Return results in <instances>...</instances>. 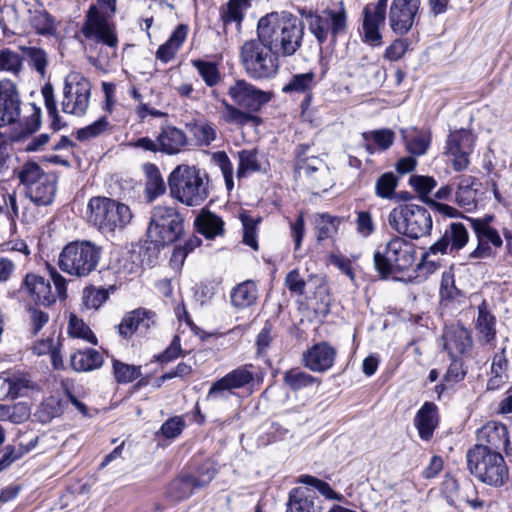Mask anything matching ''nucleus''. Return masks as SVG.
Instances as JSON below:
<instances>
[{
	"mask_svg": "<svg viewBox=\"0 0 512 512\" xmlns=\"http://www.w3.org/2000/svg\"><path fill=\"white\" fill-rule=\"evenodd\" d=\"M297 482L314 487L326 499L337 501H341L343 499V496L335 492L327 482L322 481L316 477L310 475H302L297 479Z\"/></svg>",
	"mask_w": 512,
	"mask_h": 512,
	"instance_id": "nucleus-52",
	"label": "nucleus"
},
{
	"mask_svg": "<svg viewBox=\"0 0 512 512\" xmlns=\"http://www.w3.org/2000/svg\"><path fill=\"white\" fill-rule=\"evenodd\" d=\"M227 94L236 105L250 112H257L270 100L266 92L244 79L234 80L228 87Z\"/></svg>",
	"mask_w": 512,
	"mask_h": 512,
	"instance_id": "nucleus-15",
	"label": "nucleus"
},
{
	"mask_svg": "<svg viewBox=\"0 0 512 512\" xmlns=\"http://www.w3.org/2000/svg\"><path fill=\"white\" fill-rule=\"evenodd\" d=\"M414 425L422 440H430L438 425L437 406L432 402H425L416 413Z\"/></svg>",
	"mask_w": 512,
	"mask_h": 512,
	"instance_id": "nucleus-31",
	"label": "nucleus"
},
{
	"mask_svg": "<svg viewBox=\"0 0 512 512\" xmlns=\"http://www.w3.org/2000/svg\"><path fill=\"white\" fill-rule=\"evenodd\" d=\"M301 14L307 20L310 32L320 44L329 39L336 41L337 37L347 30V11L343 1L319 13L303 11Z\"/></svg>",
	"mask_w": 512,
	"mask_h": 512,
	"instance_id": "nucleus-9",
	"label": "nucleus"
},
{
	"mask_svg": "<svg viewBox=\"0 0 512 512\" xmlns=\"http://www.w3.org/2000/svg\"><path fill=\"white\" fill-rule=\"evenodd\" d=\"M70 364L78 372L92 371L102 366L103 357L94 349L79 350L71 355Z\"/></svg>",
	"mask_w": 512,
	"mask_h": 512,
	"instance_id": "nucleus-39",
	"label": "nucleus"
},
{
	"mask_svg": "<svg viewBox=\"0 0 512 512\" xmlns=\"http://www.w3.org/2000/svg\"><path fill=\"white\" fill-rule=\"evenodd\" d=\"M183 223V217L175 207L155 206L147 230L148 236L158 245L171 244L183 234Z\"/></svg>",
	"mask_w": 512,
	"mask_h": 512,
	"instance_id": "nucleus-10",
	"label": "nucleus"
},
{
	"mask_svg": "<svg viewBox=\"0 0 512 512\" xmlns=\"http://www.w3.org/2000/svg\"><path fill=\"white\" fill-rule=\"evenodd\" d=\"M91 83L78 72L69 73L64 80L62 111L74 116H83L90 103Z\"/></svg>",
	"mask_w": 512,
	"mask_h": 512,
	"instance_id": "nucleus-12",
	"label": "nucleus"
},
{
	"mask_svg": "<svg viewBox=\"0 0 512 512\" xmlns=\"http://www.w3.org/2000/svg\"><path fill=\"white\" fill-rule=\"evenodd\" d=\"M82 32L86 38L103 43L110 48H116L118 45L114 26L94 11V8L90 9Z\"/></svg>",
	"mask_w": 512,
	"mask_h": 512,
	"instance_id": "nucleus-20",
	"label": "nucleus"
},
{
	"mask_svg": "<svg viewBox=\"0 0 512 512\" xmlns=\"http://www.w3.org/2000/svg\"><path fill=\"white\" fill-rule=\"evenodd\" d=\"M52 174H47L42 171L40 166L36 163H26L19 172V179L21 183L25 184L28 189L37 182H40L43 177H49Z\"/></svg>",
	"mask_w": 512,
	"mask_h": 512,
	"instance_id": "nucleus-56",
	"label": "nucleus"
},
{
	"mask_svg": "<svg viewBox=\"0 0 512 512\" xmlns=\"http://www.w3.org/2000/svg\"><path fill=\"white\" fill-rule=\"evenodd\" d=\"M68 334L73 338H80L91 344H97V338L89 326L74 314L69 317Z\"/></svg>",
	"mask_w": 512,
	"mask_h": 512,
	"instance_id": "nucleus-48",
	"label": "nucleus"
},
{
	"mask_svg": "<svg viewBox=\"0 0 512 512\" xmlns=\"http://www.w3.org/2000/svg\"><path fill=\"white\" fill-rule=\"evenodd\" d=\"M356 232L362 238L370 237L376 231V223L371 212L361 210L356 212Z\"/></svg>",
	"mask_w": 512,
	"mask_h": 512,
	"instance_id": "nucleus-58",
	"label": "nucleus"
},
{
	"mask_svg": "<svg viewBox=\"0 0 512 512\" xmlns=\"http://www.w3.org/2000/svg\"><path fill=\"white\" fill-rule=\"evenodd\" d=\"M22 67V58L18 53L7 48L0 50V71L17 75L22 70Z\"/></svg>",
	"mask_w": 512,
	"mask_h": 512,
	"instance_id": "nucleus-50",
	"label": "nucleus"
},
{
	"mask_svg": "<svg viewBox=\"0 0 512 512\" xmlns=\"http://www.w3.org/2000/svg\"><path fill=\"white\" fill-rule=\"evenodd\" d=\"M402 139L406 150L413 156H422L427 153L432 140L430 130H419L417 128L401 129Z\"/></svg>",
	"mask_w": 512,
	"mask_h": 512,
	"instance_id": "nucleus-32",
	"label": "nucleus"
},
{
	"mask_svg": "<svg viewBox=\"0 0 512 512\" xmlns=\"http://www.w3.org/2000/svg\"><path fill=\"white\" fill-rule=\"evenodd\" d=\"M421 0H392L388 20L391 30L400 36L406 35L416 23Z\"/></svg>",
	"mask_w": 512,
	"mask_h": 512,
	"instance_id": "nucleus-13",
	"label": "nucleus"
},
{
	"mask_svg": "<svg viewBox=\"0 0 512 512\" xmlns=\"http://www.w3.org/2000/svg\"><path fill=\"white\" fill-rule=\"evenodd\" d=\"M239 164L237 168V176L245 177L250 173L260 170V163L257 158L256 150H241L238 152Z\"/></svg>",
	"mask_w": 512,
	"mask_h": 512,
	"instance_id": "nucleus-46",
	"label": "nucleus"
},
{
	"mask_svg": "<svg viewBox=\"0 0 512 512\" xmlns=\"http://www.w3.org/2000/svg\"><path fill=\"white\" fill-rule=\"evenodd\" d=\"M194 225L197 231L206 238H214L222 234L224 222L215 213L202 209L195 218Z\"/></svg>",
	"mask_w": 512,
	"mask_h": 512,
	"instance_id": "nucleus-37",
	"label": "nucleus"
},
{
	"mask_svg": "<svg viewBox=\"0 0 512 512\" xmlns=\"http://www.w3.org/2000/svg\"><path fill=\"white\" fill-rule=\"evenodd\" d=\"M296 169L301 177L309 180L312 189L326 191L330 187L329 173L317 157L307 159L298 152Z\"/></svg>",
	"mask_w": 512,
	"mask_h": 512,
	"instance_id": "nucleus-23",
	"label": "nucleus"
},
{
	"mask_svg": "<svg viewBox=\"0 0 512 512\" xmlns=\"http://www.w3.org/2000/svg\"><path fill=\"white\" fill-rule=\"evenodd\" d=\"M28 320L30 331L37 335L46 325H48L49 314L41 309L31 307L28 309Z\"/></svg>",
	"mask_w": 512,
	"mask_h": 512,
	"instance_id": "nucleus-64",
	"label": "nucleus"
},
{
	"mask_svg": "<svg viewBox=\"0 0 512 512\" xmlns=\"http://www.w3.org/2000/svg\"><path fill=\"white\" fill-rule=\"evenodd\" d=\"M248 7V0H229L220 12L224 26L234 23L239 27L244 18V12Z\"/></svg>",
	"mask_w": 512,
	"mask_h": 512,
	"instance_id": "nucleus-43",
	"label": "nucleus"
},
{
	"mask_svg": "<svg viewBox=\"0 0 512 512\" xmlns=\"http://www.w3.org/2000/svg\"><path fill=\"white\" fill-rule=\"evenodd\" d=\"M87 209L88 221L103 233L122 229L132 219L129 206L108 197H92Z\"/></svg>",
	"mask_w": 512,
	"mask_h": 512,
	"instance_id": "nucleus-5",
	"label": "nucleus"
},
{
	"mask_svg": "<svg viewBox=\"0 0 512 512\" xmlns=\"http://www.w3.org/2000/svg\"><path fill=\"white\" fill-rule=\"evenodd\" d=\"M339 220L328 214H322L316 220L317 239L323 241L332 237L338 228Z\"/></svg>",
	"mask_w": 512,
	"mask_h": 512,
	"instance_id": "nucleus-59",
	"label": "nucleus"
},
{
	"mask_svg": "<svg viewBox=\"0 0 512 512\" xmlns=\"http://www.w3.org/2000/svg\"><path fill=\"white\" fill-rule=\"evenodd\" d=\"M157 139L159 151L168 155L179 153L187 144V137L184 131L173 126L162 128Z\"/></svg>",
	"mask_w": 512,
	"mask_h": 512,
	"instance_id": "nucleus-34",
	"label": "nucleus"
},
{
	"mask_svg": "<svg viewBox=\"0 0 512 512\" xmlns=\"http://www.w3.org/2000/svg\"><path fill=\"white\" fill-rule=\"evenodd\" d=\"M243 225V241L246 245L254 250H258V242L256 239V228L260 222V218H253L246 212L240 214Z\"/></svg>",
	"mask_w": 512,
	"mask_h": 512,
	"instance_id": "nucleus-51",
	"label": "nucleus"
},
{
	"mask_svg": "<svg viewBox=\"0 0 512 512\" xmlns=\"http://www.w3.org/2000/svg\"><path fill=\"white\" fill-rule=\"evenodd\" d=\"M444 348L452 359L468 354L473 347L471 332L463 325L457 323L445 328L442 335Z\"/></svg>",
	"mask_w": 512,
	"mask_h": 512,
	"instance_id": "nucleus-24",
	"label": "nucleus"
},
{
	"mask_svg": "<svg viewBox=\"0 0 512 512\" xmlns=\"http://www.w3.org/2000/svg\"><path fill=\"white\" fill-rule=\"evenodd\" d=\"M387 220L395 232L412 239L426 236L432 229V218L428 210L415 204H402L393 208Z\"/></svg>",
	"mask_w": 512,
	"mask_h": 512,
	"instance_id": "nucleus-7",
	"label": "nucleus"
},
{
	"mask_svg": "<svg viewBox=\"0 0 512 512\" xmlns=\"http://www.w3.org/2000/svg\"><path fill=\"white\" fill-rule=\"evenodd\" d=\"M388 0H378L369 3L363 9L362 29L365 41L372 46L382 44L379 28L384 24Z\"/></svg>",
	"mask_w": 512,
	"mask_h": 512,
	"instance_id": "nucleus-18",
	"label": "nucleus"
},
{
	"mask_svg": "<svg viewBox=\"0 0 512 512\" xmlns=\"http://www.w3.org/2000/svg\"><path fill=\"white\" fill-rule=\"evenodd\" d=\"M113 371L118 383H129L141 376V367L125 364L118 360L113 362Z\"/></svg>",
	"mask_w": 512,
	"mask_h": 512,
	"instance_id": "nucleus-54",
	"label": "nucleus"
},
{
	"mask_svg": "<svg viewBox=\"0 0 512 512\" xmlns=\"http://www.w3.org/2000/svg\"><path fill=\"white\" fill-rule=\"evenodd\" d=\"M30 451V448L24 446L21 443L9 444L2 450L0 457V471L9 467L12 463L19 460L26 453Z\"/></svg>",
	"mask_w": 512,
	"mask_h": 512,
	"instance_id": "nucleus-53",
	"label": "nucleus"
},
{
	"mask_svg": "<svg viewBox=\"0 0 512 512\" xmlns=\"http://www.w3.org/2000/svg\"><path fill=\"white\" fill-rule=\"evenodd\" d=\"M192 64L207 86L213 87L218 84L220 81V73L215 63L198 59L193 60Z\"/></svg>",
	"mask_w": 512,
	"mask_h": 512,
	"instance_id": "nucleus-49",
	"label": "nucleus"
},
{
	"mask_svg": "<svg viewBox=\"0 0 512 512\" xmlns=\"http://www.w3.org/2000/svg\"><path fill=\"white\" fill-rule=\"evenodd\" d=\"M155 314L145 309H136L126 314L118 325V332L127 338L137 330H148L155 323Z\"/></svg>",
	"mask_w": 512,
	"mask_h": 512,
	"instance_id": "nucleus-29",
	"label": "nucleus"
},
{
	"mask_svg": "<svg viewBox=\"0 0 512 512\" xmlns=\"http://www.w3.org/2000/svg\"><path fill=\"white\" fill-rule=\"evenodd\" d=\"M223 109L221 110V118L228 124L237 126H245L249 123L257 121V117L252 112L243 111L236 106L230 104L227 100H221Z\"/></svg>",
	"mask_w": 512,
	"mask_h": 512,
	"instance_id": "nucleus-42",
	"label": "nucleus"
},
{
	"mask_svg": "<svg viewBox=\"0 0 512 512\" xmlns=\"http://www.w3.org/2000/svg\"><path fill=\"white\" fill-rule=\"evenodd\" d=\"M101 248L91 241H73L68 243L59 255L60 269L76 277H86L98 266Z\"/></svg>",
	"mask_w": 512,
	"mask_h": 512,
	"instance_id": "nucleus-6",
	"label": "nucleus"
},
{
	"mask_svg": "<svg viewBox=\"0 0 512 512\" xmlns=\"http://www.w3.org/2000/svg\"><path fill=\"white\" fill-rule=\"evenodd\" d=\"M284 381L291 389L299 390L304 387L313 385L317 379L306 372L292 369L286 372Z\"/></svg>",
	"mask_w": 512,
	"mask_h": 512,
	"instance_id": "nucleus-57",
	"label": "nucleus"
},
{
	"mask_svg": "<svg viewBox=\"0 0 512 512\" xmlns=\"http://www.w3.org/2000/svg\"><path fill=\"white\" fill-rule=\"evenodd\" d=\"M335 358L336 349L327 342H320L303 354V363L313 372H325L333 366Z\"/></svg>",
	"mask_w": 512,
	"mask_h": 512,
	"instance_id": "nucleus-25",
	"label": "nucleus"
},
{
	"mask_svg": "<svg viewBox=\"0 0 512 512\" xmlns=\"http://www.w3.org/2000/svg\"><path fill=\"white\" fill-rule=\"evenodd\" d=\"M213 160L223 174L227 189L231 190L234 187L233 164L228 155L224 151H218L213 154Z\"/></svg>",
	"mask_w": 512,
	"mask_h": 512,
	"instance_id": "nucleus-62",
	"label": "nucleus"
},
{
	"mask_svg": "<svg viewBox=\"0 0 512 512\" xmlns=\"http://www.w3.org/2000/svg\"><path fill=\"white\" fill-rule=\"evenodd\" d=\"M114 290V286L107 289L95 286L86 287L82 292L83 304L87 309L97 310L108 300L110 292H114Z\"/></svg>",
	"mask_w": 512,
	"mask_h": 512,
	"instance_id": "nucleus-45",
	"label": "nucleus"
},
{
	"mask_svg": "<svg viewBox=\"0 0 512 512\" xmlns=\"http://www.w3.org/2000/svg\"><path fill=\"white\" fill-rule=\"evenodd\" d=\"M475 330L477 340L481 345L489 346L491 349L496 341V318L488 310L486 301L478 306V315L475 319Z\"/></svg>",
	"mask_w": 512,
	"mask_h": 512,
	"instance_id": "nucleus-28",
	"label": "nucleus"
},
{
	"mask_svg": "<svg viewBox=\"0 0 512 512\" xmlns=\"http://www.w3.org/2000/svg\"><path fill=\"white\" fill-rule=\"evenodd\" d=\"M319 498L307 488L296 487L289 493L286 512H320Z\"/></svg>",
	"mask_w": 512,
	"mask_h": 512,
	"instance_id": "nucleus-30",
	"label": "nucleus"
},
{
	"mask_svg": "<svg viewBox=\"0 0 512 512\" xmlns=\"http://www.w3.org/2000/svg\"><path fill=\"white\" fill-rule=\"evenodd\" d=\"M396 186L397 178L395 175L391 172L384 173L376 182V195L380 198L390 199L394 194Z\"/></svg>",
	"mask_w": 512,
	"mask_h": 512,
	"instance_id": "nucleus-61",
	"label": "nucleus"
},
{
	"mask_svg": "<svg viewBox=\"0 0 512 512\" xmlns=\"http://www.w3.org/2000/svg\"><path fill=\"white\" fill-rule=\"evenodd\" d=\"M472 228L477 237V247L469 254L471 259L487 258L492 255L491 243L494 247L502 246V239L496 229L490 226L487 221L480 219L470 220Z\"/></svg>",
	"mask_w": 512,
	"mask_h": 512,
	"instance_id": "nucleus-22",
	"label": "nucleus"
},
{
	"mask_svg": "<svg viewBox=\"0 0 512 512\" xmlns=\"http://www.w3.org/2000/svg\"><path fill=\"white\" fill-rule=\"evenodd\" d=\"M317 84L316 74L312 71L293 74L282 87V92L291 96H303L301 106L308 107L312 100V91Z\"/></svg>",
	"mask_w": 512,
	"mask_h": 512,
	"instance_id": "nucleus-27",
	"label": "nucleus"
},
{
	"mask_svg": "<svg viewBox=\"0 0 512 512\" xmlns=\"http://www.w3.org/2000/svg\"><path fill=\"white\" fill-rule=\"evenodd\" d=\"M166 191L165 182L158 170V168L154 165L150 166V171L148 173V180L146 182L145 192L147 198L152 201L155 198L163 195Z\"/></svg>",
	"mask_w": 512,
	"mask_h": 512,
	"instance_id": "nucleus-47",
	"label": "nucleus"
},
{
	"mask_svg": "<svg viewBox=\"0 0 512 512\" xmlns=\"http://www.w3.org/2000/svg\"><path fill=\"white\" fill-rule=\"evenodd\" d=\"M23 287L36 303L42 305H51L57 298L66 297V279L55 270L51 271L50 279L27 274Z\"/></svg>",
	"mask_w": 512,
	"mask_h": 512,
	"instance_id": "nucleus-11",
	"label": "nucleus"
},
{
	"mask_svg": "<svg viewBox=\"0 0 512 512\" xmlns=\"http://www.w3.org/2000/svg\"><path fill=\"white\" fill-rule=\"evenodd\" d=\"M32 388L30 381L21 374H0V398L23 397Z\"/></svg>",
	"mask_w": 512,
	"mask_h": 512,
	"instance_id": "nucleus-33",
	"label": "nucleus"
},
{
	"mask_svg": "<svg viewBox=\"0 0 512 512\" xmlns=\"http://www.w3.org/2000/svg\"><path fill=\"white\" fill-rule=\"evenodd\" d=\"M257 299L256 285L252 281H245L237 285L231 292V303L236 308H246L255 303Z\"/></svg>",
	"mask_w": 512,
	"mask_h": 512,
	"instance_id": "nucleus-41",
	"label": "nucleus"
},
{
	"mask_svg": "<svg viewBox=\"0 0 512 512\" xmlns=\"http://www.w3.org/2000/svg\"><path fill=\"white\" fill-rule=\"evenodd\" d=\"M443 237L450 248V254L462 249L468 242L469 234L461 223H451L445 230Z\"/></svg>",
	"mask_w": 512,
	"mask_h": 512,
	"instance_id": "nucleus-44",
	"label": "nucleus"
},
{
	"mask_svg": "<svg viewBox=\"0 0 512 512\" xmlns=\"http://www.w3.org/2000/svg\"><path fill=\"white\" fill-rule=\"evenodd\" d=\"M257 36L279 56H292L302 45L304 25L291 13L272 12L260 18Z\"/></svg>",
	"mask_w": 512,
	"mask_h": 512,
	"instance_id": "nucleus-1",
	"label": "nucleus"
},
{
	"mask_svg": "<svg viewBox=\"0 0 512 512\" xmlns=\"http://www.w3.org/2000/svg\"><path fill=\"white\" fill-rule=\"evenodd\" d=\"M168 187L171 197L188 207L202 205L210 195L209 177L195 165L176 166L168 176Z\"/></svg>",
	"mask_w": 512,
	"mask_h": 512,
	"instance_id": "nucleus-2",
	"label": "nucleus"
},
{
	"mask_svg": "<svg viewBox=\"0 0 512 512\" xmlns=\"http://www.w3.org/2000/svg\"><path fill=\"white\" fill-rule=\"evenodd\" d=\"M467 468L478 481L501 487L509 479V469L501 452L483 445H474L466 454Z\"/></svg>",
	"mask_w": 512,
	"mask_h": 512,
	"instance_id": "nucleus-3",
	"label": "nucleus"
},
{
	"mask_svg": "<svg viewBox=\"0 0 512 512\" xmlns=\"http://www.w3.org/2000/svg\"><path fill=\"white\" fill-rule=\"evenodd\" d=\"M21 97L17 85L11 80L0 81V128L15 124L21 115Z\"/></svg>",
	"mask_w": 512,
	"mask_h": 512,
	"instance_id": "nucleus-17",
	"label": "nucleus"
},
{
	"mask_svg": "<svg viewBox=\"0 0 512 512\" xmlns=\"http://www.w3.org/2000/svg\"><path fill=\"white\" fill-rule=\"evenodd\" d=\"M253 373L248 366L239 367L215 381L206 396L207 401L227 400L234 389L242 388L253 381Z\"/></svg>",
	"mask_w": 512,
	"mask_h": 512,
	"instance_id": "nucleus-14",
	"label": "nucleus"
},
{
	"mask_svg": "<svg viewBox=\"0 0 512 512\" xmlns=\"http://www.w3.org/2000/svg\"><path fill=\"white\" fill-rule=\"evenodd\" d=\"M240 59L247 74L254 79L271 78L279 69L278 56L259 37L243 44Z\"/></svg>",
	"mask_w": 512,
	"mask_h": 512,
	"instance_id": "nucleus-8",
	"label": "nucleus"
},
{
	"mask_svg": "<svg viewBox=\"0 0 512 512\" xmlns=\"http://www.w3.org/2000/svg\"><path fill=\"white\" fill-rule=\"evenodd\" d=\"M215 475V470L209 467L201 468L200 477L192 475L180 476L174 479L168 489L167 495L174 501H181L191 496L194 489L206 486Z\"/></svg>",
	"mask_w": 512,
	"mask_h": 512,
	"instance_id": "nucleus-21",
	"label": "nucleus"
},
{
	"mask_svg": "<svg viewBox=\"0 0 512 512\" xmlns=\"http://www.w3.org/2000/svg\"><path fill=\"white\" fill-rule=\"evenodd\" d=\"M28 22L34 31L42 36H54L57 32L55 18L41 7L29 9Z\"/></svg>",
	"mask_w": 512,
	"mask_h": 512,
	"instance_id": "nucleus-36",
	"label": "nucleus"
},
{
	"mask_svg": "<svg viewBox=\"0 0 512 512\" xmlns=\"http://www.w3.org/2000/svg\"><path fill=\"white\" fill-rule=\"evenodd\" d=\"M42 94L45 100V106L49 116L52 119L51 126L53 129L58 130L61 128L62 123L58 116V111L56 107V101L53 94V88L51 85H45L42 89Z\"/></svg>",
	"mask_w": 512,
	"mask_h": 512,
	"instance_id": "nucleus-63",
	"label": "nucleus"
},
{
	"mask_svg": "<svg viewBox=\"0 0 512 512\" xmlns=\"http://www.w3.org/2000/svg\"><path fill=\"white\" fill-rule=\"evenodd\" d=\"M477 180L465 175L459 178L456 191V202L459 206L471 210L476 206Z\"/></svg>",
	"mask_w": 512,
	"mask_h": 512,
	"instance_id": "nucleus-40",
	"label": "nucleus"
},
{
	"mask_svg": "<svg viewBox=\"0 0 512 512\" xmlns=\"http://www.w3.org/2000/svg\"><path fill=\"white\" fill-rule=\"evenodd\" d=\"M187 34L188 26L185 24L178 25L170 35L169 39L159 46L156 52V58L163 63L171 61L186 40Z\"/></svg>",
	"mask_w": 512,
	"mask_h": 512,
	"instance_id": "nucleus-35",
	"label": "nucleus"
},
{
	"mask_svg": "<svg viewBox=\"0 0 512 512\" xmlns=\"http://www.w3.org/2000/svg\"><path fill=\"white\" fill-rule=\"evenodd\" d=\"M110 127L109 121L106 117H101L92 124L79 129L76 133L77 139L80 141H88L93 138H96L106 131H108Z\"/></svg>",
	"mask_w": 512,
	"mask_h": 512,
	"instance_id": "nucleus-55",
	"label": "nucleus"
},
{
	"mask_svg": "<svg viewBox=\"0 0 512 512\" xmlns=\"http://www.w3.org/2000/svg\"><path fill=\"white\" fill-rule=\"evenodd\" d=\"M388 0H378L369 3L363 9L362 29L365 41L372 46L382 44L379 28L384 24Z\"/></svg>",
	"mask_w": 512,
	"mask_h": 512,
	"instance_id": "nucleus-19",
	"label": "nucleus"
},
{
	"mask_svg": "<svg viewBox=\"0 0 512 512\" xmlns=\"http://www.w3.org/2000/svg\"><path fill=\"white\" fill-rule=\"evenodd\" d=\"M477 445H483L492 450H506L510 441L508 428L505 424L498 421H489L478 430Z\"/></svg>",
	"mask_w": 512,
	"mask_h": 512,
	"instance_id": "nucleus-26",
	"label": "nucleus"
},
{
	"mask_svg": "<svg viewBox=\"0 0 512 512\" xmlns=\"http://www.w3.org/2000/svg\"><path fill=\"white\" fill-rule=\"evenodd\" d=\"M415 259L414 245L400 236H394L385 244L379 245L373 256L374 267L383 279L408 270Z\"/></svg>",
	"mask_w": 512,
	"mask_h": 512,
	"instance_id": "nucleus-4",
	"label": "nucleus"
},
{
	"mask_svg": "<svg viewBox=\"0 0 512 512\" xmlns=\"http://www.w3.org/2000/svg\"><path fill=\"white\" fill-rule=\"evenodd\" d=\"M192 133L200 145L208 146L216 139V129L209 122L195 123Z\"/></svg>",
	"mask_w": 512,
	"mask_h": 512,
	"instance_id": "nucleus-60",
	"label": "nucleus"
},
{
	"mask_svg": "<svg viewBox=\"0 0 512 512\" xmlns=\"http://www.w3.org/2000/svg\"><path fill=\"white\" fill-rule=\"evenodd\" d=\"M473 134L465 129L451 132L446 141V153L452 157V165L456 171H462L469 165V155L474 146Z\"/></svg>",
	"mask_w": 512,
	"mask_h": 512,
	"instance_id": "nucleus-16",
	"label": "nucleus"
},
{
	"mask_svg": "<svg viewBox=\"0 0 512 512\" xmlns=\"http://www.w3.org/2000/svg\"><path fill=\"white\" fill-rule=\"evenodd\" d=\"M40 182H37L27 193L35 204L37 205H49L52 203L56 192V177L51 175L49 177L41 178Z\"/></svg>",
	"mask_w": 512,
	"mask_h": 512,
	"instance_id": "nucleus-38",
	"label": "nucleus"
}]
</instances>
